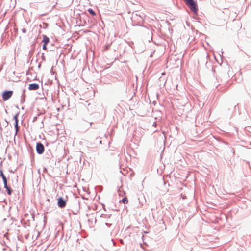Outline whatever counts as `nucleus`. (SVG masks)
Instances as JSON below:
<instances>
[{
  "mask_svg": "<svg viewBox=\"0 0 251 251\" xmlns=\"http://www.w3.org/2000/svg\"><path fill=\"white\" fill-rule=\"evenodd\" d=\"M88 12L89 13L92 15V16H95L96 15V13L95 12V11L92 9H88Z\"/></svg>",
  "mask_w": 251,
  "mask_h": 251,
  "instance_id": "nucleus-10",
  "label": "nucleus"
},
{
  "mask_svg": "<svg viewBox=\"0 0 251 251\" xmlns=\"http://www.w3.org/2000/svg\"><path fill=\"white\" fill-rule=\"evenodd\" d=\"M25 101V94L24 93L21 97V99L20 100V102L21 103H23Z\"/></svg>",
  "mask_w": 251,
  "mask_h": 251,
  "instance_id": "nucleus-12",
  "label": "nucleus"
},
{
  "mask_svg": "<svg viewBox=\"0 0 251 251\" xmlns=\"http://www.w3.org/2000/svg\"><path fill=\"white\" fill-rule=\"evenodd\" d=\"M41 59L43 61H45L46 60L45 56L44 53H42V55L41 56Z\"/></svg>",
  "mask_w": 251,
  "mask_h": 251,
  "instance_id": "nucleus-16",
  "label": "nucleus"
},
{
  "mask_svg": "<svg viewBox=\"0 0 251 251\" xmlns=\"http://www.w3.org/2000/svg\"><path fill=\"white\" fill-rule=\"evenodd\" d=\"M101 142H102V141H101V140H100V141H99V143H100V144H101Z\"/></svg>",
  "mask_w": 251,
  "mask_h": 251,
  "instance_id": "nucleus-24",
  "label": "nucleus"
},
{
  "mask_svg": "<svg viewBox=\"0 0 251 251\" xmlns=\"http://www.w3.org/2000/svg\"><path fill=\"white\" fill-rule=\"evenodd\" d=\"M39 88V85L36 83H32L29 85V90H37Z\"/></svg>",
  "mask_w": 251,
  "mask_h": 251,
  "instance_id": "nucleus-5",
  "label": "nucleus"
},
{
  "mask_svg": "<svg viewBox=\"0 0 251 251\" xmlns=\"http://www.w3.org/2000/svg\"><path fill=\"white\" fill-rule=\"evenodd\" d=\"M66 200L62 197H60L57 199V205L61 208H64L66 206Z\"/></svg>",
  "mask_w": 251,
  "mask_h": 251,
  "instance_id": "nucleus-4",
  "label": "nucleus"
},
{
  "mask_svg": "<svg viewBox=\"0 0 251 251\" xmlns=\"http://www.w3.org/2000/svg\"><path fill=\"white\" fill-rule=\"evenodd\" d=\"M12 91H5L2 93V97L3 101H6L9 100L13 95Z\"/></svg>",
  "mask_w": 251,
  "mask_h": 251,
  "instance_id": "nucleus-2",
  "label": "nucleus"
},
{
  "mask_svg": "<svg viewBox=\"0 0 251 251\" xmlns=\"http://www.w3.org/2000/svg\"><path fill=\"white\" fill-rule=\"evenodd\" d=\"M105 224L107 225L108 227H109L111 225V224H109L108 223H105Z\"/></svg>",
  "mask_w": 251,
  "mask_h": 251,
  "instance_id": "nucleus-20",
  "label": "nucleus"
},
{
  "mask_svg": "<svg viewBox=\"0 0 251 251\" xmlns=\"http://www.w3.org/2000/svg\"><path fill=\"white\" fill-rule=\"evenodd\" d=\"M42 42L44 43V44L47 45L50 42V39L46 35H43V39L42 40Z\"/></svg>",
  "mask_w": 251,
  "mask_h": 251,
  "instance_id": "nucleus-6",
  "label": "nucleus"
},
{
  "mask_svg": "<svg viewBox=\"0 0 251 251\" xmlns=\"http://www.w3.org/2000/svg\"><path fill=\"white\" fill-rule=\"evenodd\" d=\"M0 176H1L2 179H3V178L6 177L4 175L2 170H0Z\"/></svg>",
  "mask_w": 251,
  "mask_h": 251,
  "instance_id": "nucleus-13",
  "label": "nucleus"
},
{
  "mask_svg": "<svg viewBox=\"0 0 251 251\" xmlns=\"http://www.w3.org/2000/svg\"><path fill=\"white\" fill-rule=\"evenodd\" d=\"M92 124H93V123H92V122H91V123H90V126H91L92 125Z\"/></svg>",
  "mask_w": 251,
  "mask_h": 251,
  "instance_id": "nucleus-23",
  "label": "nucleus"
},
{
  "mask_svg": "<svg viewBox=\"0 0 251 251\" xmlns=\"http://www.w3.org/2000/svg\"><path fill=\"white\" fill-rule=\"evenodd\" d=\"M19 115V113H17L16 115H14V117H13V119L15 121V123H18V116Z\"/></svg>",
  "mask_w": 251,
  "mask_h": 251,
  "instance_id": "nucleus-9",
  "label": "nucleus"
},
{
  "mask_svg": "<svg viewBox=\"0 0 251 251\" xmlns=\"http://www.w3.org/2000/svg\"><path fill=\"white\" fill-rule=\"evenodd\" d=\"M47 45H45L44 44L43 46V50H47V47H46Z\"/></svg>",
  "mask_w": 251,
  "mask_h": 251,
  "instance_id": "nucleus-17",
  "label": "nucleus"
},
{
  "mask_svg": "<svg viewBox=\"0 0 251 251\" xmlns=\"http://www.w3.org/2000/svg\"><path fill=\"white\" fill-rule=\"evenodd\" d=\"M110 46V44H108V45H107L106 46H105V50H108L109 49Z\"/></svg>",
  "mask_w": 251,
  "mask_h": 251,
  "instance_id": "nucleus-18",
  "label": "nucleus"
},
{
  "mask_svg": "<svg viewBox=\"0 0 251 251\" xmlns=\"http://www.w3.org/2000/svg\"><path fill=\"white\" fill-rule=\"evenodd\" d=\"M14 127H15V134H17V133H18V131L19 130V126H18V123H15L14 124Z\"/></svg>",
  "mask_w": 251,
  "mask_h": 251,
  "instance_id": "nucleus-8",
  "label": "nucleus"
},
{
  "mask_svg": "<svg viewBox=\"0 0 251 251\" xmlns=\"http://www.w3.org/2000/svg\"><path fill=\"white\" fill-rule=\"evenodd\" d=\"M122 201L124 204H126L128 203V200L127 198L126 197H124L122 199Z\"/></svg>",
  "mask_w": 251,
  "mask_h": 251,
  "instance_id": "nucleus-11",
  "label": "nucleus"
},
{
  "mask_svg": "<svg viewBox=\"0 0 251 251\" xmlns=\"http://www.w3.org/2000/svg\"><path fill=\"white\" fill-rule=\"evenodd\" d=\"M36 150L38 154H42L45 150L43 144L41 142H37L36 143Z\"/></svg>",
  "mask_w": 251,
  "mask_h": 251,
  "instance_id": "nucleus-3",
  "label": "nucleus"
},
{
  "mask_svg": "<svg viewBox=\"0 0 251 251\" xmlns=\"http://www.w3.org/2000/svg\"><path fill=\"white\" fill-rule=\"evenodd\" d=\"M120 242H123L122 240H120Z\"/></svg>",
  "mask_w": 251,
  "mask_h": 251,
  "instance_id": "nucleus-25",
  "label": "nucleus"
},
{
  "mask_svg": "<svg viewBox=\"0 0 251 251\" xmlns=\"http://www.w3.org/2000/svg\"><path fill=\"white\" fill-rule=\"evenodd\" d=\"M3 180V183H4V186H5L7 187V178L5 177V178H3V179H2Z\"/></svg>",
  "mask_w": 251,
  "mask_h": 251,
  "instance_id": "nucleus-14",
  "label": "nucleus"
},
{
  "mask_svg": "<svg viewBox=\"0 0 251 251\" xmlns=\"http://www.w3.org/2000/svg\"><path fill=\"white\" fill-rule=\"evenodd\" d=\"M40 114H38L36 116L34 117L33 118V120H32L33 122H35L37 120V118H38V116H40Z\"/></svg>",
  "mask_w": 251,
  "mask_h": 251,
  "instance_id": "nucleus-15",
  "label": "nucleus"
},
{
  "mask_svg": "<svg viewBox=\"0 0 251 251\" xmlns=\"http://www.w3.org/2000/svg\"><path fill=\"white\" fill-rule=\"evenodd\" d=\"M22 32H23V33H26V29H25V28H23V29H22Z\"/></svg>",
  "mask_w": 251,
  "mask_h": 251,
  "instance_id": "nucleus-19",
  "label": "nucleus"
},
{
  "mask_svg": "<svg viewBox=\"0 0 251 251\" xmlns=\"http://www.w3.org/2000/svg\"><path fill=\"white\" fill-rule=\"evenodd\" d=\"M4 188L6 189L8 195H11L12 194L13 190L9 186H8V185H7V187L4 186Z\"/></svg>",
  "mask_w": 251,
  "mask_h": 251,
  "instance_id": "nucleus-7",
  "label": "nucleus"
},
{
  "mask_svg": "<svg viewBox=\"0 0 251 251\" xmlns=\"http://www.w3.org/2000/svg\"><path fill=\"white\" fill-rule=\"evenodd\" d=\"M186 2V5L193 12L196 13L198 11L197 4L193 0H183Z\"/></svg>",
  "mask_w": 251,
  "mask_h": 251,
  "instance_id": "nucleus-1",
  "label": "nucleus"
},
{
  "mask_svg": "<svg viewBox=\"0 0 251 251\" xmlns=\"http://www.w3.org/2000/svg\"><path fill=\"white\" fill-rule=\"evenodd\" d=\"M41 67V64H39L38 65V68H40Z\"/></svg>",
  "mask_w": 251,
  "mask_h": 251,
  "instance_id": "nucleus-22",
  "label": "nucleus"
},
{
  "mask_svg": "<svg viewBox=\"0 0 251 251\" xmlns=\"http://www.w3.org/2000/svg\"><path fill=\"white\" fill-rule=\"evenodd\" d=\"M111 242L113 243V245H115V242L113 241V240H111Z\"/></svg>",
  "mask_w": 251,
  "mask_h": 251,
  "instance_id": "nucleus-21",
  "label": "nucleus"
}]
</instances>
